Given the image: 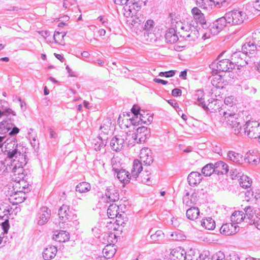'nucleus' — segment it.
<instances>
[{
  "instance_id": "obj_1",
  "label": "nucleus",
  "mask_w": 260,
  "mask_h": 260,
  "mask_svg": "<svg viewBox=\"0 0 260 260\" xmlns=\"http://www.w3.org/2000/svg\"><path fill=\"white\" fill-rule=\"evenodd\" d=\"M18 147L21 146L16 145L12 151H8L7 159L5 160L4 165L6 167L4 171L12 172L13 173V179L19 182L18 184H20L21 181L22 183H25L23 166L26 164V155L21 153Z\"/></svg>"
},
{
  "instance_id": "obj_2",
  "label": "nucleus",
  "mask_w": 260,
  "mask_h": 260,
  "mask_svg": "<svg viewBox=\"0 0 260 260\" xmlns=\"http://www.w3.org/2000/svg\"><path fill=\"white\" fill-rule=\"evenodd\" d=\"M223 116H224L226 123L231 126L233 130V133L235 135H239L242 133L243 123H241L240 119L237 118V114L235 113L226 111L223 112Z\"/></svg>"
},
{
  "instance_id": "obj_3",
  "label": "nucleus",
  "mask_w": 260,
  "mask_h": 260,
  "mask_svg": "<svg viewBox=\"0 0 260 260\" xmlns=\"http://www.w3.org/2000/svg\"><path fill=\"white\" fill-rule=\"evenodd\" d=\"M11 115L10 116L6 117L0 122V134H5L11 130L9 135L10 136H14L17 134L20 129L15 126L13 123L14 118Z\"/></svg>"
},
{
  "instance_id": "obj_4",
  "label": "nucleus",
  "mask_w": 260,
  "mask_h": 260,
  "mask_svg": "<svg viewBox=\"0 0 260 260\" xmlns=\"http://www.w3.org/2000/svg\"><path fill=\"white\" fill-rule=\"evenodd\" d=\"M219 58L214 61L211 64L210 68L213 72L217 74L220 72H230L235 68V65L229 59H222L218 60Z\"/></svg>"
},
{
  "instance_id": "obj_5",
  "label": "nucleus",
  "mask_w": 260,
  "mask_h": 260,
  "mask_svg": "<svg viewBox=\"0 0 260 260\" xmlns=\"http://www.w3.org/2000/svg\"><path fill=\"white\" fill-rule=\"evenodd\" d=\"M225 14L226 18L229 20V24L232 25L241 24L246 19V16H248L246 11L244 12L238 9H234Z\"/></svg>"
},
{
  "instance_id": "obj_6",
  "label": "nucleus",
  "mask_w": 260,
  "mask_h": 260,
  "mask_svg": "<svg viewBox=\"0 0 260 260\" xmlns=\"http://www.w3.org/2000/svg\"><path fill=\"white\" fill-rule=\"evenodd\" d=\"M243 131L249 138L258 139L260 135V123L256 121H248L243 125Z\"/></svg>"
},
{
  "instance_id": "obj_7",
  "label": "nucleus",
  "mask_w": 260,
  "mask_h": 260,
  "mask_svg": "<svg viewBox=\"0 0 260 260\" xmlns=\"http://www.w3.org/2000/svg\"><path fill=\"white\" fill-rule=\"evenodd\" d=\"M140 31L143 32V40L147 42H152L156 40L155 34L154 32V21L148 20L144 25L141 26Z\"/></svg>"
},
{
  "instance_id": "obj_8",
  "label": "nucleus",
  "mask_w": 260,
  "mask_h": 260,
  "mask_svg": "<svg viewBox=\"0 0 260 260\" xmlns=\"http://www.w3.org/2000/svg\"><path fill=\"white\" fill-rule=\"evenodd\" d=\"M127 137H132L134 142L141 143L144 142L150 136V131L145 126H140L137 128L136 133H127Z\"/></svg>"
},
{
  "instance_id": "obj_9",
  "label": "nucleus",
  "mask_w": 260,
  "mask_h": 260,
  "mask_svg": "<svg viewBox=\"0 0 260 260\" xmlns=\"http://www.w3.org/2000/svg\"><path fill=\"white\" fill-rule=\"evenodd\" d=\"M111 125V120L109 119H106L103 122L102 124L100 127V133L99 135L98 138L101 141L99 147L105 146L107 143L108 135L110 129V126Z\"/></svg>"
},
{
  "instance_id": "obj_10",
  "label": "nucleus",
  "mask_w": 260,
  "mask_h": 260,
  "mask_svg": "<svg viewBox=\"0 0 260 260\" xmlns=\"http://www.w3.org/2000/svg\"><path fill=\"white\" fill-rule=\"evenodd\" d=\"M248 58L242 50V51H236L231 55V61L233 65H236L238 67H244L248 64Z\"/></svg>"
},
{
  "instance_id": "obj_11",
  "label": "nucleus",
  "mask_w": 260,
  "mask_h": 260,
  "mask_svg": "<svg viewBox=\"0 0 260 260\" xmlns=\"http://www.w3.org/2000/svg\"><path fill=\"white\" fill-rule=\"evenodd\" d=\"M126 16L130 17L127 21L129 23L131 27L132 28H134L135 30L136 29L139 30L143 23L145 21V17L141 13H136V14Z\"/></svg>"
},
{
  "instance_id": "obj_12",
  "label": "nucleus",
  "mask_w": 260,
  "mask_h": 260,
  "mask_svg": "<svg viewBox=\"0 0 260 260\" xmlns=\"http://www.w3.org/2000/svg\"><path fill=\"white\" fill-rule=\"evenodd\" d=\"M248 16L253 17L260 14V0H253L244 7Z\"/></svg>"
},
{
  "instance_id": "obj_13",
  "label": "nucleus",
  "mask_w": 260,
  "mask_h": 260,
  "mask_svg": "<svg viewBox=\"0 0 260 260\" xmlns=\"http://www.w3.org/2000/svg\"><path fill=\"white\" fill-rule=\"evenodd\" d=\"M50 210L47 207H42L39 210L36 221L39 225H42L47 222L50 217Z\"/></svg>"
},
{
  "instance_id": "obj_14",
  "label": "nucleus",
  "mask_w": 260,
  "mask_h": 260,
  "mask_svg": "<svg viewBox=\"0 0 260 260\" xmlns=\"http://www.w3.org/2000/svg\"><path fill=\"white\" fill-rule=\"evenodd\" d=\"M209 251H203L200 253L199 251H195L190 249L185 255V260H210Z\"/></svg>"
},
{
  "instance_id": "obj_15",
  "label": "nucleus",
  "mask_w": 260,
  "mask_h": 260,
  "mask_svg": "<svg viewBox=\"0 0 260 260\" xmlns=\"http://www.w3.org/2000/svg\"><path fill=\"white\" fill-rule=\"evenodd\" d=\"M226 17V15L225 14L223 17L218 18L213 23L210 28L212 34L214 35H217L226 26V24H229V20Z\"/></svg>"
},
{
  "instance_id": "obj_16",
  "label": "nucleus",
  "mask_w": 260,
  "mask_h": 260,
  "mask_svg": "<svg viewBox=\"0 0 260 260\" xmlns=\"http://www.w3.org/2000/svg\"><path fill=\"white\" fill-rule=\"evenodd\" d=\"M141 9V6L139 3H137L134 0H131L128 4L123 7L124 15L125 16H129L131 15L139 13Z\"/></svg>"
},
{
  "instance_id": "obj_17",
  "label": "nucleus",
  "mask_w": 260,
  "mask_h": 260,
  "mask_svg": "<svg viewBox=\"0 0 260 260\" xmlns=\"http://www.w3.org/2000/svg\"><path fill=\"white\" fill-rule=\"evenodd\" d=\"M191 13L196 21L201 24L203 28L206 29L208 27L204 14L198 8H192Z\"/></svg>"
},
{
  "instance_id": "obj_18",
  "label": "nucleus",
  "mask_w": 260,
  "mask_h": 260,
  "mask_svg": "<svg viewBox=\"0 0 260 260\" xmlns=\"http://www.w3.org/2000/svg\"><path fill=\"white\" fill-rule=\"evenodd\" d=\"M257 45L253 40L245 43L242 47V50L249 58L254 56L257 48Z\"/></svg>"
},
{
  "instance_id": "obj_19",
  "label": "nucleus",
  "mask_w": 260,
  "mask_h": 260,
  "mask_svg": "<svg viewBox=\"0 0 260 260\" xmlns=\"http://www.w3.org/2000/svg\"><path fill=\"white\" fill-rule=\"evenodd\" d=\"M12 207L8 203L3 202L0 204V219L9 223V216L12 213Z\"/></svg>"
},
{
  "instance_id": "obj_20",
  "label": "nucleus",
  "mask_w": 260,
  "mask_h": 260,
  "mask_svg": "<svg viewBox=\"0 0 260 260\" xmlns=\"http://www.w3.org/2000/svg\"><path fill=\"white\" fill-rule=\"evenodd\" d=\"M197 5L203 9H207L208 7L214 6L218 8L222 7L220 0H194Z\"/></svg>"
},
{
  "instance_id": "obj_21",
  "label": "nucleus",
  "mask_w": 260,
  "mask_h": 260,
  "mask_svg": "<svg viewBox=\"0 0 260 260\" xmlns=\"http://www.w3.org/2000/svg\"><path fill=\"white\" fill-rule=\"evenodd\" d=\"M150 150L144 148L141 150L140 158L141 162L144 165L149 166L153 162V158L151 155Z\"/></svg>"
},
{
  "instance_id": "obj_22",
  "label": "nucleus",
  "mask_w": 260,
  "mask_h": 260,
  "mask_svg": "<svg viewBox=\"0 0 260 260\" xmlns=\"http://www.w3.org/2000/svg\"><path fill=\"white\" fill-rule=\"evenodd\" d=\"M233 222L223 224L220 228V233L222 235L227 236L235 234L237 232V230L238 228V226H237Z\"/></svg>"
},
{
  "instance_id": "obj_23",
  "label": "nucleus",
  "mask_w": 260,
  "mask_h": 260,
  "mask_svg": "<svg viewBox=\"0 0 260 260\" xmlns=\"http://www.w3.org/2000/svg\"><path fill=\"white\" fill-rule=\"evenodd\" d=\"M124 139L121 136L114 137L110 141V146L115 151H120L124 147Z\"/></svg>"
},
{
  "instance_id": "obj_24",
  "label": "nucleus",
  "mask_w": 260,
  "mask_h": 260,
  "mask_svg": "<svg viewBox=\"0 0 260 260\" xmlns=\"http://www.w3.org/2000/svg\"><path fill=\"white\" fill-rule=\"evenodd\" d=\"M186 252L184 249L178 247L172 250L170 254L171 260H185Z\"/></svg>"
},
{
  "instance_id": "obj_25",
  "label": "nucleus",
  "mask_w": 260,
  "mask_h": 260,
  "mask_svg": "<svg viewBox=\"0 0 260 260\" xmlns=\"http://www.w3.org/2000/svg\"><path fill=\"white\" fill-rule=\"evenodd\" d=\"M186 191V193L183 198V202L186 206L191 207L196 204L198 199L197 194L196 192H193L190 196V193Z\"/></svg>"
},
{
  "instance_id": "obj_26",
  "label": "nucleus",
  "mask_w": 260,
  "mask_h": 260,
  "mask_svg": "<svg viewBox=\"0 0 260 260\" xmlns=\"http://www.w3.org/2000/svg\"><path fill=\"white\" fill-rule=\"evenodd\" d=\"M228 158L233 162L239 165H243L245 162V156L238 153H236L233 151H230L228 153Z\"/></svg>"
},
{
  "instance_id": "obj_27",
  "label": "nucleus",
  "mask_w": 260,
  "mask_h": 260,
  "mask_svg": "<svg viewBox=\"0 0 260 260\" xmlns=\"http://www.w3.org/2000/svg\"><path fill=\"white\" fill-rule=\"evenodd\" d=\"M6 136H0V148L3 147L4 143H7L6 148L8 150L6 151L8 152L9 150L12 151L15 148L16 145L18 144L15 141V138H13L12 140H9L8 139L6 140Z\"/></svg>"
},
{
  "instance_id": "obj_28",
  "label": "nucleus",
  "mask_w": 260,
  "mask_h": 260,
  "mask_svg": "<svg viewBox=\"0 0 260 260\" xmlns=\"http://www.w3.org/2000/svg\"><path fill=\"white\" fill-rule=\"evenodd\" d=\"M215 173L217 175L226 174L229 171V167L227 164L222 161H219L213 164Z\"/></svg>"
},
{
  "instance_id": "obj_29",
  "label": "nucleus",
  "mask_w": 260,
  "mask_h": 260,
  "mask_svg": "<svg viewBox=\"0 0 260 260\" xmlns=\"http://www.w3.org/2000/svg\"><path fill=\"white\" fill-rule=\"evenodd\" d=\"M202 180L200 173L197 172H192L188 176L187 181L190 186L199 184Z\"/></svg>"
},
{
  "instance_id": "obj_30",
  "label": "nucleus",
  "mask_w": 260,
  "mask_h": 260,
  "mask_svg": "<svg viewBox=\"0 0 260 260\" xmlns=\"http://www.w3.org/2000/svg\"><path fill=\"white\" fill-rule=\"evenodd\" d=\"M119 206L115 204H111L107 209V215L109 218L114 219L116 218H120L122 216V214H119L118 212Z\"/></svg>"
},
{
  "instance_id": "obj_31",
  "label": "nucleus",
  "mask_w": 260,
  "mask_h": 260,
  "mask_svg": "<svg viewBox=\"0 0 260 260\" xmlns=\"http://www.w3.org/2000/svg\"><path fill=\"white\" fill-rule=\"evenodd\" d=\"M57 251V248L54 246H49L44 250L43 257L45 260H50L56 255Z\"/></svg>"
},
{
  "instance_id": "obj_32",
  "label": "nucleus",
  "mask_w": 260,
  "mask_h": 260,
  "mask_svg": "<svg viewBox=\"0 0 260 260\" xmlns=\"http://www.w3.org/2000/svg\"><path fill=\"white\" fill-rule=\"evenodd\" d=\"M115 173H117V177L120 181L124 183L129 182L132 175L128 172L123 169H119Z\"/></svg>"
},
{
  "instance_id": "obj_33",
  "label": "nucleus",
  "mask_w": 260,
  "mask_h": 260,
  "mask_svg": "<svg viewBox=\"0 0 260 260\" xmlns=\"http://www.w3.org/2000/svg\"><path fill=\"white\" fill-rule=\"evenodd\" d=\"M217 100L211 98L208 100V104L207 105L205 102V106L203 105L202 107L206 111H211V112H214L219 108V105H217Z\"/></svg>"
},
{
  "instance_id": "obj_34",
  "label": "nucleus",
  "mask_w": 260,
  "mask_h": 260,
  "mask_svg": "<svg viewBox=\"0 0 260 260\" xmlns=\"http://www.w3.org/2000/svg\"><path fill=\"white\" fill-rule=\"evenodd\" d=\"M16 183L15 184V186L16 188H19L18 189L16 190V192L23 193V195H24L23 197H21L19 201L20 202H23L26 199V197L25 196V192L29 191V189L28 188V184H26L25 182V183H22L21 181H20V184H18L19 182H18V181H16Z\"/></svg>"
},
{
  "instance_id": "obj_35",
  "label": "nucleus",
  "mask_w": 260,
  "mask_h": 260,
  "mask_svg": "<svg viewBox=\"0 0 260 260\" xmlns=\"http://www.w3.org/2000/svg\"><path fill=\"white\" fill-rule=\"evenodd\" d=\"M142 164L138 159L134 160L133 168L131 170V175L134 178L139 177V174L142 171Z\"/></svg>"
},
{
  "instance_id": "obj_36",
  "label": "nucleus",
  "mask_w": 260,
  "mask_h": 260,
  "mask_svg": "<svg viewBox=\"0 0 260 260\" xmlns=\"http://www.w3.org/2000/svg\"><path fill=\"white\" fill-rule=\"evenodd\" d=\"M245 214L242 211H235L231 216V220L234 224L241 223L245 218Z\"/></svg>"
},
{
  "instance_id": "obj_37",
  "label": "nucleus",
  "mask_w": 260,
  "mask_h": 260,
  "mask_svg": "<svg viewBox=\"0 0 260 260\" xmlns=\"http://www.w3.org/2000/svg\"><path fill=\"white\" fill-rule=\"evenodd\" d=\"M116 252V248L114 244H107L103 249L104 256L107 259L112 257Z\"/></svg>"
},
{
  "instance_id": "obj_38",
  "label": "nucleus",
  "mask_w": 260,
  "mask_h": 260,
  "mask_svg": "<svg viewBox=\"0 0 260 260\" xmlns=\"http://www.w3.org/2000/svg\"><path fill=\"white\" fill-rule=\"evenodd\" d=\"M165 39L167 43L173 44L178 40V38L175 34V30L173 28H170L167 31L165 35Z\"/></svg>"
},
{
  "instance_id": "obj_39",
  "label": "nucleus",
  "mask_w": 260,
  "mask_h": 260,
  "mask_svg": "<svg viewBox=\"0 0 260 260\" xmlns=\"http://www.w3.org/2000/svg\"><path fill=\"white\" fill-rule=\"evenodd\" d=\"M70 207L66 205H63L58 210L59 217L62 220L69 219L70 217Z\"/></svg>"
},
{
  "instance_id": "obj_40",
  "label": "nucleus",
  "mask_w": 260,
  "mask_h": 260,
  "mask_svg": "<svg viewBox=\"0 0 260 260\" xmlns=\"http://www.w3.org/2000/svg\"><path fill=\"white\" fill-rule=\"evenodd\" d=\"M200 36L199 30L194 27L193 26H192L190 31L186 34L183 35V38H184L185 40L188 41H194L197 39Z\"/></svg>"
},
{
  "instance_id": "obj_41",
  "label": "nucleus",
  "mask_w": 260,
  "mask_h": 260,
  "mask_svg": "<svg viewBox=\"0 0 260 260\" xmlns=\"http://www.w3.org/2000/svg\"><path fill=\"white\" fill-rule=\"evenodd\" d=\"M53 239L59 242H64L70 239L69 234L64 231H60L57 234L53 235Z\"/></svg>"
},
{
  "instance_id": "obj_42",
  "label": "nucleus",
  "mask_w": 260,
  "mask_h": 260,
  "mask_svg": "<svg viewBox=\"0 0 260 260\" xmlns=\"http://www.w3.org/2000/svg\"><path fill=\"white\" fill-rule=\"evenodd\" d=\"M115 192L111 193L109 192V191H107V192L105 194V197H102V200L105 202H115L116 201H118L119 199V194L118 193V192L116 191V190H114Z\"/></svg>"
},
{
  "instance_id": "obj_43",
  "label": "nucleus",
  "mask_w": 260,
  "mask_h": 260,
  "mask_svg": "<svg viewBox=\"0 0 260 260\" xmlns=\"http://www.w3.org/2000/svg\"><path fill=\"white\" fill-rule=\"evenodd\" d=\"M200 211L197 207H191L186 211V215L187 217L190 220H193L197 218L199 215Z\"/></svg>"
},
{
  "instance_id": "obj_44",
  "label": "nucleus",
  "mask_w": 260,
  "mask_h": 260,
  "mask_svg": "<svg viewBox=\"0 0 260 260\" xmlns=\"http://www.w3.org/2000/svg\"><path fill=\"white\" fill-rule=\"evenodd\" d=\"M138 118V123L141 122V123H143L146 124L150 123L153 120V117L149 115L148 114H145L144 111H143V113H139Z\"/></svg>"
},
{
  "instance_id": "obj_45",
  "label": "nucleus",
  "mask_w": 260,
  "mask_h": 260,
  "mask_svg": "<svg viewBox=\"0 0 260 260\" xmlns=\"http://www.w3.org/2000/svg\"><path fill=\"white\" fill-rule=\"evenodd\" d=\"M11 115L13 116H16V113L9 107H6L4 105L0 106V118L3 116L7 117Z\"/></svg>"
},
{
  "instance_id": "obj_46",
  "label": "nucleus",
  "mask_w": 260,
  "mask_h": 260,
  "mask_svg": "<svg viewBox=\"0 0 260 260\" xmlns=\"http://www.w3.org/2000/svg\"><path fill=\"white\" fill-rule=\"evenodd\" d=\"M202 225L207 230H212L215 228V222L211 217H208L202 220Z\"/></svg>"
},
{
  "instance_id": "obj_47",
  "label": "nucleus",
  "mask_w": 260,
  "mask_h": 260,
  "mask_svg": "<svg viewBox=\"0 0 260 260\" xmlns=\"http://www.w3.org/2000/svg\"><path fill=\"white\" fill-rule=\"evenodd\" d=\"M91 186L89 183L86 182H82L77 185L76 190L80 193L86 192L90 190Z\"/></svg>"
},
{
  "instance_id": "obj_48",
  "label": "nucleus",
  "mask_w": 260,
  "mask_h": 260,
  "mask_svg": "<svg viewBox=\"0 0 260 260\" xmlns=\"http://www.w3.org/2000/svg\"><path fill=\"white\" fill-rule=\"evenodd\" d=\"M245 162H247L251 165H257L259 163V158L255 155L251 153H247L245 156Z\"/></svg>"
},
{
  "instance_id": "obj_49",
  "label": "nucleus",
  "mask_w": 260,
  "mask_h": 260,
  "mask_svg": "<svg viewBox=\"0 0 260 260\" xmlns=\"http://www.w3.org/2000/svg\"><path fill=\"white\" fill-rule=\"evenodd\" d=\"M214 173H215V170L212 163L207 164L202 169V173L205 176H210Z\"/></svg>"
},
{
  "instance_id": "obj_50",
  "label": "nucleus",
  "mask_w": 260,
  "mask_h": 260,
  "mask_svg": "<svg viewBox=\"0 0 260 260\" xmlns=\"http://www.w3.org/2000/svg\"><path fill=\"white\" fill-rule=\"evenodd\" d=\"M203 91L201 90H198L196 91V93L194 94V99L196 100V104L200 106L204 105L205 106V101Z\"/></svg>"
},
{
  "instance_id": "obj_51",
  "label": "nucleus",
  "mask_w": 260,
  "mask_h": 260,
  "mask_svg": "<svg viewBox=\"0 0 260 260\" xmlns=\"http://www.w3.org/2000/svg\"><path fill=\"white\" fill-rule=\"evenodd\" d=\"M245 214L247 217V219L249 220V222L250 224H253L255 220V216L254 214V211H253L251 207L248 206L245 207Z\"/></svg>"
},
{
  "instance_id": "obj_52",
  "label": "nucleus",
  "mask_w": 260,
  "mask_h": 260,
  "mask_svg": "<svg viewBox=\"0 0 260 260\" xmlns=\"http://www.w3.org/2000/svg\"><path fill=\"white\" fill-rule=\"evenodd\" d=\"M186 237L180 231L171 232L170 234V239L174 241H183L184 240Z\"/></svg>"
},
{
  "instance_id": "obj_53",
  "label": "nucleus",
  "mask_w": 260,
  "mask_h": 260,
  "mask_svg": "<svg viewBox=\"0 0 260 260\" xmlns=\"http://www.w3.org/2000/svg\"><path fill=\"white\" fill-rule=\"evenodd\" d=\"M251 179L247 176H240V181L239 183L242 187L245 188H248L251 186Z\"/></svg>"
},
{
  "instance_id": "obj_54",
  "label": "nucleus",
  "mask_w": 260,
  "mask_h": 260,
  "mask_svg": "<svg viewBox=\"0 0 260 260\" xmlns=\"http://www.w3.org/2000/svg\"><path fill=\"white\" fill-rule=\"evenodd\" d=\"M176 27H180V29L183 30V32L181 35V36L183 37V35L185 34L186 35V34L190 31L192 26L188 24H183L182 22H177Z\"/></svg>"
},
{
  "instance_id": "obj_55",
  "label": "nucleus",
  "mask_w": 260,
  "mask_h": 260,
  "mask_svg": "<svg viewBox=\"0 0 260 260\" xmlns=\"http://www.w3.org/2000/svg\"><path fill=\"white\" fill-rule=\"evenodd\" d=\"M252 38L254 43L257 45L258 47L260 48V28L256 29L252 33Z\"/></svg>"
},
{
  "instance_id": "obj_56",
  "label": "nucleus",
  "mask_w": 260,
  "mask_h": 260,
  "mask_svg": "<svg viewBox=\"0 0 260 260\" xmlns=\"http://www.w3.org/2000/svg\"><path fill=\"white\" fill-rule=\"evenodd\" d=\"M66 35V33L65 32L55 31L53 36L54 40L56 43H61Z\"/></svg>"
},
{
  "instance_id": "obj_57",
  "label": "nucleus",
  "mask_w": 260,
  "mask_h": 260,
  "mask_svg": "<svg viewBox=\"0 0 260 260\" xmlns=\"http://www.w3.org/2000/svg\"><path fill=\"white\" fill-rule=\"evenodd\" d=\"M143 175H141L140 178V181L144 184H146L147 185H150L151 183V181L150 180V178L149 177V175L150 174V173L148 171H146V175L142 173Z\"/></svg>"
},
{
  "instance_id": "obj_58",
  "label": "nucleus",
  "mask_w": 260,
  "mask_h": 260,
  "mask_svg": "<svg viewBox=\"0 0 260 260\" xmlns=\"http://www.w3.org/2000/svg\"><path fill=\"white\" fill-rule=\"evenodd\" d=\"M163 232L160 230H158L155 234L151 235L150 238L153 241L156 242L161 240L163 237Z\"/></svg>"
},
{
  "instance_id": "obj_59",
  "label": "nucleus",
  "mask_w": 260,
  "mask_h": 260,
  "mask_svg": "<svg viewBox=\"0 0 260 260\" xmlns=\"http://www.w3.org/2000/svg\"><path fill=\"white\" fill-rule=\"evenodd\" d=\"M111 165L113 169V170L116 172L118 171L120 169V162L117 161V160L116 158L113 157L111 159Z\"/></svg>"
},
{
  "instance_id": "obj_60",
  "label": "nucleus",
  "mask_w": 260,
  "mask_h": 260,
  "mask_svg": "<svg viewBox=\"0 0 260 260\" xmlns=\"http://www.w3.org/2000/svg\"><path fill=\"white\" fill-rule=\"evenodd\" d=\"M211 260H226L225 255L223 252L220 251L216 252L212 256Z\"/></svg>"
},
{
  "instance_id": "obj_61",
  "label": "nucleus",
  "mask_w": 260,
  "mask_h": 260,
  "mask_svg": "<svg viewBox=\"0 0 260 260\" xmlns=\"http://www.w3.org/2000/svg\"><path fill=\"white\" fill-rule=\"evenodd\" d=\"M175 71L174 70H170L167 72H161L159 73V76L161 77H165L167 78L171 77L174 76Z\"/></svg>"
},
{
  "instance_id": "obj_62",
  "label": "nucleus",
  "mask_w": 260,
  "mask_h": 260,
  "mask_svg": "<svg viewBox=\"0 0 260 260\" xmlns=\"http://www.w3.org/2000/svg\"><path fill=\"white\" fill-rule=\"evenodd\" d=\"M245 199L247 201H249L250 200L256 198V196H255L254 197L253 192L250 190H247L245 192Z\"/></svg>"
},
{
  "instance_id": "obj_63",
  "label": "nucleus",
  "mask_w": 260,
  "mask_h": 260,
  "mask_svg": "<svg viewBox=\"0 0 260 260\" xmlns=\"http://www.w3.org/2000/svg\"><path fill=\"white\" fill-rule=\"evenodd\" d=\"M8 233H2V234H0V247H3L5 246V244L7 242V236L6 235Z\"/></svg>"
},
{
  "instance_id": "obj_64",
  "label": "nucleus",
  "mask_w": 260,
  "mask_h": 260,
  "mask_svg": "<svg viewBox=\"0 0 260 260\" xmlns=\"http://www.w3.org/2000/svg\"><path fill=\"white\" fill-rule=\"evenodd\" d=\"M131 124L132 125H138L140 124V122L138 123V116L136 115L134 117H133L132 118L129 119Z\"/></svg>"
}]
</instances>
